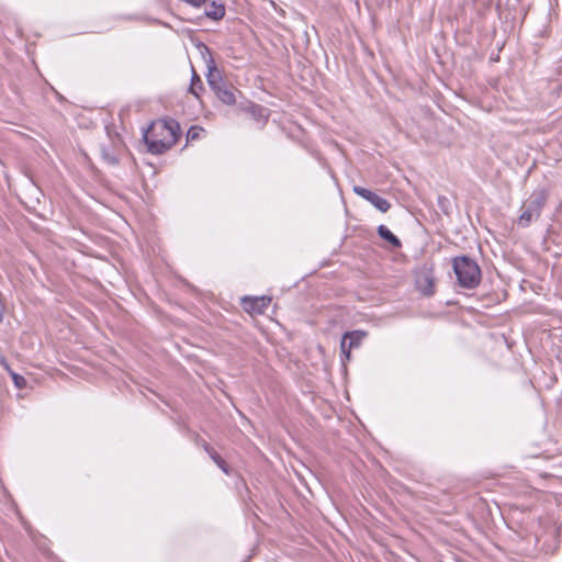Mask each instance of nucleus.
<instances>
[{
	"mask_svg": "<svg viewBox=\"0 0 562 562\" xmlns=\"http://www.w3.org/2000/svg\"><path fill=\"white\" fill-rule=\"evenodd\" d=\"M180 136V125L173 119L158 120L149 125L144 133L148 151L155 155L170 149Z\"/></svg>",
	"mask_w": 562,
	"mask_h": 562,
	"instance_id": "1",
	"label": "nucleus"
},
{
	"mask_svg": "<svg viewBox=\"0 0 562 562\" xmlns=\"http://www.w3.org/2000/svg\"><path fill=\"white\" fill-rule=\"evenodd\" d=\"M452 268L460 286L472 290L481 283V269L472 258L468 256L456 257L452 260Z\"/></svg>",
	"mask_w": 562,
	"mask_h": 562,
	"instance_id": "2",
	"label": "nucleus"
},
{
	"mask_svg": "<svg viewBox=\"0 0 562 562\" xmlns=\"http://www.w3.org/2000/svg\"><path fill=\"white\" fill-rule=\"evenodd\" d=\"M548 192L544 189L536 190L522 203L518 225L528 227L533 221L539 220L541 212L547 204Z\"/></svg>",
	"mask_w": 562,
	"mask_h": 562,
	"instance_id": "3",
	"label": "nucleus"
},
{
	"mask_svg": "<svg viewBox=\"0 0 562 562\" xmlns=\"http://www.w3.org/2000/svg\"><path fill=\"white\" fill-rule=\"evenodd\" d=\"M353 192L357 195L369 201L373 206H375L379 211H381L383 213L387 212L391 207V204L389 203L387 200L378 195L376 193H374L373 191H371L369 189L356 186V187H353Z\"/></svg>",
	"mask_w": 562,
	"mask_h": 562,
	"instance_id": "4",
	"label": "nucleus"
},
{
	"mask_svg": "<svg viewBox=\"0 0 562 562\" xmlns=\"http://www.w3.org/2000/svg\"><path fill=\"white\" fill-rule=\"evenodd\" d=\"M122 148V142L119 138V136H115V138H111L109 145L102 144L100 146L101 157L102 159L111 165L115 166L119 164V151Z\"/></svg>",
	"mask_w": 562,
	"mask_h": 562,
	"instance_id": "5",
	"label": "nucleus"
},
{
	"mask_svg": "<svg viewBox=\"0 0 562 562\" xmlns=\"http://www.w3.org/2000/svg\"><path fill=\"white\" fill-rule=\"evenodd\" d=\"M417 289L427 296L435 293V276L431 269H423L416 277Z\"/></svg>",
	"mask_w": 562,
	"mask_h": 562,
	"instance_id": "6",
	"label": "nucleus"
},
{
	"mask_svg": "<svg viewBox=\"0 0 562 562\" xmlns=\"http://www.w3.org/2000/svg\"><path fill=\"white\" fill-rule=\"evenodd\" d=\"M364 334L360 331L346 333L340 342L341 351L346 355L347 359L350 357V350L361 344Z\"/></svg>",
	"mask_w": 562,
	"mask_h": 562,
	"instance_id": "7",
	"label": "nucleus"
},
{
	"mask_svg": "<svg viewBox=\"0 0 562 562\" xmlns=\"http://www.w3.org/2000/svg\"><path fill=\"white\" fill-rule=\"evenodd\" d=\"M206 65H207L206 81L212 90L218 88L220 86H222L223 83L226 82V80H224V78L222 77L221 71L217 69V67L215 66L214 60L212 58L206 60Z\"/></svg>",
	"mask_w": 562,
	"mask_h": 562,
	"instance_id": "8",
	"label": "nucleus"
},
{
	"mask_svg": "<svg viewBox=\"0 0 562 562\" xmlns=\"http://www.w3.org/2000/svg\"><path fill=\"white\" fill-rule=\"evenodd\" d=\"M248 114L257 123L258 128H261L268 121L269 110L258 104H248Z\"/></svg>",
	"mask_w": 562,
	"mask_h": 562,
	"instance_id": "9",
	"label": "nucleus"
},
{
	"mask_svg": "<svg viewBox=\"0 0 562 562\" xmlns=\"http://www.w3.org/2000/svg\"><path fill=\"white\" fill-rule=\"evenodd\" d=\"M234 88L227 81L214 89L213 92L215 95L225 104H234L236 102Z\"/></svg>",
	"mask_w": 562,
	"mask_h": 562,
	"instance_id": "10",
	"label": "nucleus"
},
{
	"mask_svg": "<svg viewBox=\"0 0 562 562\" xmlns=\"http://www.w3.org/2000/svg\"><path fill=\"white\" fill-rule=\"evenodd\" d=\"M270 296L250 297L248 296V313L262 314L270 305Z\"/></svg>",
	"mask_w": 562,
	"mask_h": 562,
	"instance_id": "11",
	"label": "nucleus"
},
{
	"mask_svg": "<svg viewBox=\"0 0 562 562\" xmlns=\"http://www.w3.org/2000/svg\"><path fill=\"white\" fill-rule=\"evenodd\" d=\"M0 366L9 373L16 389L23 390L26 387L25 378L13 371L4 357H0Z\"/></svg>",
	"mask_w": 562,
	"mask_h": 562,
	"instance_id": "12",
	"label": "nucleus"
},
{
	"mask_svg": "<svg viewBox=\"0 0 562 562\" xmlns=\"http://www.w3.org/2000/svg\"><path fill=\"white\" fill-rule=\"evenodd\" d=\"M379 236L390 243L393 247L400 248L402 246L401 240L384 225L378 227Z\"/></svg>",
	"mask_w": 562,
	"mask_h": 562,
	"instance_id": "13",
	"label": "nucleus"
},
{
	"mask_svg": "<svg viewBox=\"0 0 562 562\" xmlns=\"http://www.w3.org/2000/svg\"><path fill=\"white\" fill-rule=\"evenodd\" d=\"M204 450L217 467L223 470V472L228 473L225 460L214 450V448H212L207 442H204Z\"/></svg>",
	"mask_w": 562,
	"mask_h": 562,
	"instance_id": "14",
	"label": "nucleus"
},
{
	"mask_svg": "<svg viewBox=\"0 0 562 562\" xmlns=\"http://www.w3.org/2000/svg\"><path fill=\"white\" fill-rule=\"evenodd\" d=\"M192 78H191V85L189 91L194 94L195 97H199V91L203 89V83L200 78V76L195 72V70L192 68Z\"/></svg>",
	"mask_w": 562,
	"mask_h": 562,
	"instance_id": "15",
	"label": "nucleus"
},
{
	"mask_svg": "<svg viewBox=\"0 0 562 562\" xmlns=\"http://www.w3.org/2000/svg\"><path fill=\"white\" fill-rule=\"evenodd\" d=\"M225 9L222 4L216 5L215 2L212 3V10H206V16L218 20L224 16Z\"/></svg>",
	"mask_w": 562,
	"mask_h": 562,
	"instance_id": "16",
	"label": "nucleus"
},
{
	"mask_svg": "<svg viewBox=\"0 0 562 562\" xmlns=\"http://www.w3.org/2000/svg\"><path fill=\"white\" fill-rule=\"evenodd\" d=\"M203 132L202 127L199 126H191L189 131L187 132V140H195L200 137L201 133Z\"/></svg>",
	"mask_w": 562,
	"mask_h": 562,
	"instance_id": "17",
	"label": "nucleus"
},
{
	"mask_svg": "<svg viewBox=\"0 0 562 562\" xmlns=\"http://www.w3.org/2000/svg\"><path fill=\"white\" fill-rule=\"evenodd\" d=\"M240 304H241V305H245V304H246V296H241V297H240Z\"/></svg>",
	"mask_w": 562,
	"mask_h": 562,
	"instance_id": "18",
	"label": "nucleus"
},
{
	"mask_svg": "<svg viewBox=\"0 0 562 562\" xmlns=\"http://www.w3.org/2000/svg\"><path fill=\"white\" fill-rule=\"evenodd\" d=\"M204 442H206L205 440L201 439V441H198L199 445H201V447L204 448Z\"/></svg>",
	"mask_w": 562,
	"mask_h": 562,
	"instance_id": "19",
	"label": "nucleus"
}]
</instances>
